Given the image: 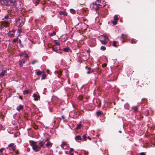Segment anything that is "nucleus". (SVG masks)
Wrapping results in <instances>:
<instances>
[{
    "mask_svg": "<svg viewBox=\"0 0 155 155\" xmlns=\"http://www.w3.org/2000/svg\"><path fill=\"white\" fill-rule=\"evenodd\" d=\"M16 153L17 154H18V150H17L16 151Z\"/></svg>",
    "mask_w": 155,
    "mask_h": 155,
    "instance_id": "nucleus-55",
    "label": "nucleus"
},
{
    "mask_svg": "<svg viewBox=\"0 0 155 155\" xmlns=\"http://www.w3.org/2000/svg\"><path fill=\"white\" fill-rule=\"evenodd\" d=\"M48 139H43L41 141L43 142L44 143H45L48 140Z\"/></svg>",
    "mask_w": 155,
    "mask_h": 155,
    "instance_id": "nucleus-41",
    "label": "nucleus"
},
{
    "mask_svg": "<svg viewBox=\"0 0 155 155\" xmlns=\"http://www.w3.org/2000/svg\"><path fill=\"white\" fill-rule=\"evenodd\" d=\"M30 145L32 147L33 150L35 152H38L40 151L41 148L36 144V142L34 141H31Z\"/></svg>",
    "mask_w": 155,
    "mask_h": 155,
    "instance_id": "nucleus-4",
    "label": "nucleus"
},
{
    "mask_svg": "<svg viewBox=\"0 0 155 155\" xmlns=\"http://www.w3.org/2000/svg\"><path fill=\"white\" fill-rule=\"evenodd\" d=\"M71 12H72V13H74L75 12V11L73 9H71Z\"/></svg>",
    "mask_w": 155,
    "mask_h": 155,
    "instance_id": "nucleus-43",
    "label": "nucleus"
},
{
    "mask_svg": "<svg viewBox=\"0 0 155 155\" xmlns=\"http://www.w3.org/2000/svg\"><path fill=\"white\" fill-rule=\"evenodd\" d=\"M131 42H132V43H136V41L135 40H134V39L132 40H131Z\"/></svg>",
    "mask_w": 155,
    "mask_h": 155,
    "instance_id": "nucleus-44",
    "label": "nucleus"
},
{
    "mask_svg": "<svg viewBox=\"0 0 155 155\" xmlns=\"http://www.w3.org/2000/svg\"><path fill=\"white\" fill-rule=\"evenodd\" d=\"M33 97L34 98V100L35 101H37L38 99L40 98V96L39 95L34 94H33Z\"/></svg>",
    "mask_w": 155,
    "mask_h": 155,
    "instance_id": "nucleus-7",
    "label": "nucleus"
},
{
    "mask_svg": "<svg viewBox=\"0 0 155 155\" xmlns=\"http://www.w3.org/2000/svg\"><path fill=\"white\" fill-rule=\"evenodd\" d=\"M15 145L13 143H11L9 145V147H12Z\"/></svg>",
    "mask_w": 155,
    "mask_h": 155,
    "instance_id": "nucleus-39",
    "label": "nucleus"
},
{
    "mask_svg": "<svg viewBox=\"0 0 155 155\" xmlns=\"http://www.w3.org/2000/svg\"><path fill=\"white\" fill-rule=\"evenodd\" d=\"M119 132L121 133V130H119Z\"/></svg>",
    "mask_w": 155,
    "mask_h": 155,
    "instance_id": "nucleus-61",
    "label": "nucleus"
},
{
    "mask_svg": "<svg viewBox=\"0 0 155 155\" xmlns=\"http://www.w3.org/2000/svg\"><path fill=\"white\" fill-rule=\"evenodd\" d=\"M44 72L43 71H39L37 72V74L38 75H40L42 74Z\"/></svg>",
    "mask_w": 155,
    "mask_h": 155,
    "instance_id": "nucleus-17",
    "label": "nucleus"
},
{
    "mask_svg": "<svg viewBox=\"0 0 155 155\" xmlns=\"http://www.w3.org/2000/svg\"><path fill=\"white\" fill-rule=\"evenodd\" d=\"M112 45L114 47H117V41H114Z\"/></svg>",
    "mask_w": 155,
    "mask_h": 155,
    "instance_id": "nucleus-25",
    "label": "nucleus"
},
{
    "mask_svg": "<svg viewBox=\"0 0 155 155\" xmlns=\"http://www.w3.org/2000/svg\"><path fill=\"white\" fill-rule=\"evenodd\" d=\"M104 64L105 66L106 65V64Z\"/></svg>",
    "mask_w": 155,
    "mask_h": 155,
    "instance_id": "nucleus-63",
    "label": "nucleus"
},
{
    "mask_svg": "<svg viewBox=\"0 0 155 155\" xmlns=\"http://www.w3.org/2000/svg\"><path fill=\"white\" fill-rule=\"evenodd\" d=\"M106 47L105 46H102L101 47V49L102 51H104L106 49Z\"/></svg>",
    "mask_w": 155,
    "mask_h": 155,
    "instance_id": "nucleus-31",
    "label": "nucleus"
},
{
    "mask_svg": "<svg viewBox=\"0 0 155 155\" xmlns=\"http://www.w3.org/2000/svg\"><path fill=\"white\" fill-rule=\"evenodd\" d=\"M16 146L14 145L12 147V149L13 151H15V150Z\"/></svg>",
    "mask_w": 155,
    "mask_h": 155,
    "instance_id": "nucleus-40",
    "label": "nucleus"
},
{
    "mask_svg": "<svg viewBox=\"0 0 155 155\" xmlns=\"http://www.w3.org/2000/svg\"><path fill=\"white\" fill-rule=\"evenodd\" d=\"M58 74V77H59V76H61L62 74L61 72H57V73Z\"/></svg>",
    "mask_w": 155,
    "mask_h": 155,
    "instance_id": "nucleus-46",
    "label": "nucleus"
},
{
    "mask_svg": "<svg viewBox=\"0 0 155 155\" xmlns=\"http://www.w3.org/2000/svg\"><path fill=\"white\" fill-rule=\"evenodd\" d=\"M81 127V124H78L77 125L76 128L77 129H80Z\"/></svg>",
    "mask_w": 155,
    "mask_h": 155,
    "instance_id": "nucleus-33",
    "label": "nucleus"
},
{
    "mask_svg": "<svg viewBox=\"0 0 155 155\" xmlns=\"http://www.w3.org/2000/svg\"><path fill=\"white\" fill-rule=\"evenodd\" d=\"M46 74H45V72H44V73L42 74L41 79L43 80L45 79L46 78Z\"/></svg>",
    "mask_w": 155,
    "mask_h": 155,
    "instance_id": "nucleus-15",
    "label": "nucleus"
},
{
    "mask_svg": "<svg viewBox=\"0 0 155 155\" xmlns=\"http://www.w3.org/2000/svg\"><path fill=\"white\" fill-rule=\"evenodd\" d=\"M25 54V52H22L21 53L19 54V55L21 57V56H22L23 55V54Z\"/></svg>",
    "mask_w": 155,
    "mask_h": 155,
    "instance_id": "nucleus-37",
    "label": "nucleus"
},
{
    "mask_svg": "<svg viewBox=\"0 0 155 155\" xmlns=\"http://www.w3.org/2000/svg\"><path fill=\"white\" fill-rule=\"evenodd\" d=\"M31 62L32 64H34L36 63H38V61L37 60L33 59L31 60Z\"/></svg>",
    "mask_w": 155,
    "mask_h": 155,
    "instance_id": "nucleus-14",
    "label": "nucleus"
},
{
    "mask_svg": "<svg viewBox=\"0 0 155 155\" xmlns=\"http://www.w3.org/2000/svg\"><path fill=\"white\" fill-rule=\"evenodd\" d=\"M121 38L123 40L127 39V35L122 34Z\"/></svg>",
    "mask_w": 155,
    "mask_h": 155,
    "instance_id": "nucleus-11",
    "label": "nucleus"
},
{
    "mask_svg": "<svg viewBox=\"0 0 155 155\" xmlns=\"http://www.w3.org/2000/svg\"><path fill=\"white\" fill-rule=\"evenodd\" d=\"M9 23L7 21H4L1 22V25L4 26L5 27L7 26Z\"/></svg>",
    "mask_w": 155,
    "mask_h": 155,
    "instance_id": "nucleus-6",
    "label": "nucleus"
},
{
    "mask_svg": "<svg viewBox=\"0 0 155 155\" xmlns=\"http://www.w3.org/2000/svg\"><path fill=\"white\" fill-rule=\"evenodd\" d=\"M6 73V70H3L2 72L0 73V76L1 77H3Z\"/></svg>",
    "mask_w": 155,
    "mask_h": 155,
    "instance_id": "nucleus-8",
    "label": "nucleus"
},
{
    "mask_svg": "<svg viewBox=\"0 0 155 155\" xmlns=\"http://www.w3.org/2000/svg\"><path fill=\"white\" fill-rule=\"evenodd\" d=\"M114 19L117 21L118 19V18L117 15H115L114 17Z\"/></svg>",
    "mask_w": 155,
    "mask_h": 155,
    "instance_id": "nucleus-28",
    "label": "nucleus"
},
{
    "mask_svg": "<svg viewBox=\"0 0 155 155\" xmlns=\"http://www.w3.org/2000/svg\"><path fill=\"white\" fill-rule=\"evenodd\" d=\"M88 68V67H87V66H86V67H85V68H87H87Z\"/></svg>",
    "mask_w": 155,
    "mask_h": 155,
    "instance_id": "nucleus-62",
    "label": "nucleus"
},
{
    "mask_svg": "<svg viewBox=\"0 0 155 155\" xmlns=\"http://www.w3.org/2000/svg\"><path fill=\"white\" fill-rule=\"evenodd\" d=\"M26 54L25 56V58H27L29 56L28 55V54Z\"/></svg>",
    "mask_w": 155,
    "mask_h": 155,
    "instance_id": "nucleus-50",
    "label": "nucleus"
},
{
    "mask_svg": "<svg viewBox=\"0 0 155 155\" xmlns=\"http://www.w3.org/2000/svg\"><path fill=\"white\" fill-rule=\"evenodd\" d=\"M75 140L78 142H79L81 141L82 139L80 135L77 136L75 138Z\"/></svg>",
    "mask_w": 155,
    "mask_h": 155,
    "instance_id": "nucleus-9",
    "label": "nucleus"
},
{
    "mask_svg": "<svg viewBox=\"0 0 155 155\" xmlns=\"http://www.w3.org/2000/svg\"><path fill=\"white\" fill-rule=\"evenodd\" d=\"M73 150H74V149L73 148H70V150L69 151V153L71 152Z\"/></svg>",
    "mask_w": 155,
    "mask_h": 155,
    "instance_id": "nucleus-48",
    "label": "nucleus"
},
{
    "mask_svg": "<svg viewBox=\"0 0 155 155\" xmlns=\"http://www.w3.org/2000/svg\"><path fill=\"white\" fill-rule=\"evenodd\" d=\"M59 14L60 15H63L64 16H66L67 15V13L64 11H61L59 12Z\"/></svg>",
    "mask_w": 155,
    "mask_h": 155,
    "instance_id": "nucleus-10",
    "label": "nucleus"
},
{
    "mask_svg": "<svg viewBox=\"0 0 155 155\" xmlns=\"http://www.w3.org/2000/svg\"><path fill=\"white\" fill-rule=\"evenodd\" d=\"M52 144V143H51L48 142L46 143L45 145L47 147L49 148V147Z\"/></svg>",
    "mask_w": 155,
    "mask_h": 155,
    "instance_id": "nucleus-21",
    "label": "nucleus"
},
{
    "mask_svg": "<svg viewBox=\"0 0 155 155\" xmlns=\"http://www.w3.org/2000/svg\"><path fill=\"white\" fill-rule=\"evenodd\" d=\"M4 18H2V20H4Z\"/></svg>",
    "mask_w": 155,
    "mask_h": 155,
    "instance_id": "nucleus-64",
    "label": "nucleus"
},
{
    "mask_svg": "<svg viewBox=\"0 0 155 155\" xmlns=\"http://www.w3.org/2000/svg\"><path fill=\"white\" fill-rule=\"evenodd\" d=\"M70 155H74V154L73 153H71L70 154Z\"/></svg>",
    "mask_w": 155,
    "mask_h": 155,
    "instance_id": "nucleus-59",
    "label": "nucleus"
},
{
    "mask_svg": "<svg viewBox=\"0 0 155 155\" xmlns=\"http://www.w3.org/2000/svg\"><path fill=\"white\" fill-rule=\"evenodd\" d=\"M18 39V37H17L15 38L13 40V43H16V42H17Z\"/></svg>",
    "mask_w": 155,
    "mask_h": 155,
    "instance_id": "nucleus-27",
    "label": "nucleus"
},
{
    "mask_svg": "<svg viewBox=\"0 0 155 155\" xmlns=\"http://www.w3.org/2000/svg\"><path fill=\"white\" fill-rule=\"evenodd\" d=\"M29 91L28 90H24L23 91V94L24 95H26L28 94Z\"/></svg>",
    "mask_w": 155,
    "mask_h": 155,
    "instance_id": "nucleus-19",
    "label": "nucleus"
},
{
    "mask_svg": "<svg viewBox=\"0 0 155 155\" xmlns=\"http://www.w3.org/2000/svg\"><path fill=\"white\" fill-rule=\"evenodd\" d=\"M4 18L5 19H7L8 18V15H6L5 17H4Z\"/></svg>",
    "mask_w": 155,
    "mask_h": 155,
    "instance_id": "nucleus-49",
    "label": "nucleus"
},
{
    "mask_svg": "<svg viewBox=\"0 0 155 155\" xmlns=\"http://www.w3.org/2000/svg\"><path fill=\"white\" fill-rule=\"evenodd\" d=\"M54 42L56 45H60V43L58 42L57 40H54Z\"/></svg>",
    "mask_w": 155,
    "mask_h": 155,
    "instance_id": "nucleus-34",
    "label": "nucleus"
},
{
    "mask_svg": "<svg viewBox=\"0 0 155 155\" xmlns=\"http://www.w3.org/2000/svg\"><path fill=\"white\" fill-rule=\"evenodd\" d=\"M66 145V143L65 142H62V144L61 145V147L63 149H64V146Z\"/></svg>",
    "mask_w": 155,
    "mask_h": 155,
    "instance_id": "nucleus-22",
    "label": "nucleus"
},
{
    "mask_svg": "<svg viewBox=\"0 0 155 155\" xmlns=\"http://www.w3.org/2000/svg\"><path fill=\"white\" fill-rule=\"evenodd\" d=\"M12 33H14L15 32V29H13L12 30Z\"/></svg>",
    "mask_w": 155,
    "mask_h": 155,
    "instance_id": "nucleus-53",
    "label": "nucleus"
},
{
    "mask_svg": "<svg viewBox=\"0 0 155 155\" xmlns=\"http://www.w3.org/2000/svg\"><path fill=\"white\" fill-rule=\"evenodd\" d=\"M23 106L22 105H20L17 108V110L18 111H20V110L23 109Z\"/></svg>",
    "mask_w": 155,
    "mask_h": 155,
    "instance_id": "nucleus-13",
    "label": "nucleus"
},
{
    "mask_svg": "<svg viewBox=\"0 0 155 155\" xmlns=\"http://www.w3.org/2000/svg\"><path fill=\"white\" fill-rule=\"evenodd\" d=\"M87 54H88V58H89V56H90L89 51L88 50H87Z\"/></svg>",
    "mask_w": 155,
    "mask_h": 155,
    "instance_id": "nucleus-45",
    "label": "nucleus"
},
{
    "mask_svg": "<svg viewBox=\"0 0 155 155\" xmlns=\"http://www.w3.org/2000/svg\"><path fill=\"white\" fill-rule=\"evenodd\" d=\"M8 36L10 37H12L14 36V34L12 33L11 31H9L8 33Z\"/></svg>",
    "mask_w": 155,
    "mask_h": 155,
    "instance_id": "nucleus-18",
    "label": "nucleus"
},
{
    "mask_svg": "<svg viewBox=\"0 0 155 155\" xmlns=\"http://www.w3.org/2000/svg\"><path fill=\"white\" fill-rule=\"evenodd\" d=\"M65 153H66V154H68V153H69V152H68V151H66Z\"/></svg>",
    "mask_w": 155,
    "mask_h": 155,
    "instance_id": "nucleus-60",
    "label": "nucleus"
},
{
    "mask_svg": "<svg viewBox=\"0 0 155 155\" xmlns=\"http://www.w3.org/2000/svg\"><path fill=\"white\" fill-rule=\"evenodd\" d=\"M30 149L29 148H27V151L28 152L30 151Z\"/></svg>",
    "mask_w": 155,
    "mask_h": 155,
    "instance_id": "nucleus-52",
    "label": "nucleus"
},
{
    "mask_svg": "<svg viewBox=\"0 0 155 155\" xmlns=\"http://www.w3.org/2000/svg\"><path fill=\"white\" fill-rule=\"evenodd\" d=\"M112 23L114 25H116L117 23V21L114 19V20L112 22Z\"/></svg>",
    "mask_w": 155,
    "mask_h": 155,
    "instance_id": "nucleus-29",
    "label": "nucleus"
},
{
    "mask_svg": "<svg viewBox=\"0 0 155 155\" xmlns=\"http://www.w3.org/2000/svg\"><path fill=\"white\" fill-rule=\"evenodd\" d=\"M83 139L84 141H85L86 140V137L85 135H83Z\"/></svg>",
    "mask_w": 155,
    "mask_h": 155,
    "instance_id": "nucleus-35",
    "label": "nucleus"
},
{
    "mask_svg": "<svg viewBox=\"0 0 155 155\" xmlns=\"http://www.w3.org/2000/svg\"><path fill=\"white\" fill-rule=\"evenodd\" d=\"M25 19L23 18H20L17 21L16 25L18 27H21L24 24Z\"/></svg>",
    "mask_w": 155,
    "mask_h": 155,
    "instance_id": "nucleus-5",
    "label": "nucleus"
},
{
    "mask_svg": "<svg viewBox=\"0 0 155 155\" xmlns=\"http://www.w3.org/2000/svg\"><path fill=\"white\" fill-rule=\"evenodd\" d=\"M91 69L90 67L88 68V71L87 72V74H89L93 72H94L93 70H92L91 71Z\"/></svg>",
    "mask_w": 155,
    "mask_h": 155,
    "instance_id": "nucleus-12",
    "label": "nucleus"
},
{
    "mask_svg": "<svg viewBox=\"0 0 155 155\" xmlns=\"http://www.w3.org/2000/svg\"><path fill=\"white\" fill-rule=\"evenodd\" d=\"M39 144L40 146H41V147H43V146H44V145L45 144V143H44L41 141H40L39 142Z\"/></svg>",
    "mask_w": 155,
    "mask_h": 155,
    "instance_id": "nucleus-24",
    "label": "nucleus"
},
{
    "mask_svg": "<svg viewBox=\"0 0 155 155\" xmlns=\"http://www.w3.org/2000/svg\"><path fill=\"white\" fill-rule=\"evenodd\" d=\"M40 1V0H37L35 2V5H37L38 4Z\"/></svg>",
    "mask_w": 155,
    "mask_h": 155,
    "instance_id": "nucleus-36",
    "label": "nucleus"
},
{
    "mask_svg": "<svg viewBox=\"0 0 155 155\" xmlns=\"http://www.w3.org/2000/svg\"><path fill=\"white\" fill-rule=\"evenodd\" d=\"M56 34V32L54 31H53V32L52 33H51L50 34V36H53L55 35Z\"/></svg>",
    "mask_w": 155,
    "mask_h": 155,
    "instance_id": "nucleus-32",
    "label": "nucleus"
},
{
    "mask_svg": "<svg viewBox=\"0 0 155 155\" xmlns=\"http://www.w3.org/2000/svg\"><path fill=\"white\" fill-rule=\"evenodd\" d=\"M102 114V113L100 111H98L96 112V114L97 116H100Z\"/></svg>",
    "mask_w": 155,
    "mask_h": 155,
    "instance_id": "nucleus-23",
    "label": "nucleus"
},
{
    "mask_svg": "<svg viewBox=\"0 0 155 155\" xmlns=\"http://www.w3.org/2000/svg\"><path fill=\"white\" fill-rule=\"evenodd\" d=\"M140 155H145V153L144 152H141L140 154Z\"/></svg>",
    "mask_w": 155,
    "mask_h": 155,
    "instance_id": "nucleus-51",
    "label": "nucleus"
},
{
    "mask_svg": "<svg viewBox=\"0 0 155 155\" xmlns=\"http://www.w3.org/2000/svg\"><path fill=\"white\" fill-rule=\"evenodd\" d=\"M107 104H105L102 107L103 109L106 110L107 109Z\"/></svg>",
    "mask_w": 155,
    "mask_h": 155,
    "instance_id": "nucleus-20",
    "label": "nucleus"
},
{
    "mask_svg": "<svg viewBox=\"0 0 155 155\" xmlns=\"http://www.w3.org/2000/svg\"><path fill=\"white\" fill-rule=\"evenodd\" d=\"M19 98H20V99H21V100L22 99V97L21 96H19Z\"/></svg>",
    "mask_w": 155,
    "mask_h": 155,
    "instance_id": "nucleus-57",
    "label": "nucleus"
},
{
    "mask_svg": "<svg viewBox=\"0 0 155 155\" xmlns=\"http://www.w3.org/2000/svg\"><path fill=\"white\" fill-rule=\"evenodd\" d=\"M22 62L21 60H19L18 61V64L21 67H22L23 64H22Z\"/></svg>",
    "mask_w": 155,
    "mask_h": 155,
    "instance_id": "nucleus-26",
    "label": "nucleus"
},
{
    "mask_svg": "<svg viewBox=\"0 0 155 155\" xmlns=\"http://www.w3.org/2000/svg\"><path fill=\"white\" fill-rule=\"evenodd\" d=\"M5 148H2L0 150V152L1 153H2L3 150H5Z\"/></svg>",
    "mask_w": 155,
    "mask_h": 155,
    "instance_id": "nucleus-42",
    "label": "nucleus"
},
{
    "mask_svg": "<svg viewBox=\"0 0 155 155\" xmlns=\"http://www.w3.org/2000/svg\"><path fill=\"white\" fill-rule=\"evenodd\" d=\"M0 5L3 6H17V1L16 0H0Z\"/></svg>",
    "mask_w": 155,
    "mask_h": 155,
    "instance_id": "nucleus-1",
    "label": "nucleus"
},
{
    "mask_svg": "<svg viewBox=\"0 0 155 155\" xmlns=\"http://www.w3.org/2000/svg\"><path fill=\"white\" fill-rule=\"evenodd\" d=\"M61 117L63 119H64V116H62Z\"/></svg>",
    "mask_w": 155,
    "mask_h": 155,
    "instance_id": "nucleus-58",
    "label": "nucleus"
},
{
    "mask_svg": "<svg viewBox=\"0 0 155 155\" xmlns=\"http://www.w3.org/2000/svg\"><path fill=\"white\" fill-rule=\"evenodd\" d=\"M99 39L104 45L106 44L109 41V39L107 36L104 35H102L99 37Z\"/></svg>",
    "mask_w": 155,
    "mask_h": 155,
    "instance_id": "nucleus-3",
    "label": "nucleus"
},
{
    "mask_svg": "<svg viewBox=\"0 0 155 155\" xmlns=\"http://www.w3.org/2000/svg\"><path fill=\"white\" fill-rule=\"evenodd\" d=\"M50 72V71L49 70H47V72L48 73H49V72Z\"/></svg>",
    "mask_w": 155,
    "mask_h": 155,
    "instance_id": "nucleus-56",
    "label": "nucleus"
},
{
    "mask_svg": "<svg viewBox=\"0 0 155 155\" xmlns=\"http://www.w3.org/2000/svg\"><path fill=\"white\" fill-rule=\"evenodd\" d=\"M70 49V48L69 47H67L64 48L63 50L65 52H68Z\"/></svg>",
    "mask_w": 155,
    "mask_h": 155,
    "instance_id": "nucleus-16",
    "label": "nucleus"
},
{
    "mask_svg": "<svg viewBox=\"0 0 155 155\" xmlns=\"http://www.w3.org/2000/svg\"><path fill=\"white\" fill-rule=\"evenodd\" d=\"M18 42H19V43L20 44H21V40H20V39H19V40H18Z\"/></svg>",
    "mask_w": 155,
    "mask_h": 155,
    "instance_id": "nucleus-54",
    "label": "nucleus"
},
{
    "mask_svg": "<svg viewBox=\"0 0 155 155\" xmlns=\"http://www.w3.org/2000/svg\"><path fill=\"white\" fill-rule=\"evenodd\" d=\"M22 61L23 63H25L27 61V60L25 59H23Z\"/></svg>",
    "mask_w": 155,
    "mask_h": 155,
    "instance_id": "nucleus-38",
    "label": "nucleus"
},
{
    "mask_svg": "<svg viewBox=\"0 0 155 155\" xmlns=\"http://www.w3.org/2000/svg\"><path fill=\"white\" fill-rule=\"evenodd\" d=\"M134 111V112H137V108L136 107H134L133 108Z\"/></svg>",
    "mask_w": 155,
    "mask_h": 155,
    "instance_id": "nucleus-30",
    "label": "nucleus"
},
{
    "mask_svg": "<svg viewBox=\"0 0 155 155\" xmlns=\"http://www.w3.org/2000/svg\"><path fill=\"white\" fill-rule=\"evenodd\" d=\"M52 50L54 51H57L58 50L57 49H55L54 47H53L52 48Z\"/></svg>",
    "mask_w": 155,
    "mask_h": 155,
    "instance_id": "nucleus-47",
    "label": "nucleus"
},
{
    "mask_svg": "<svg viewBox=\"0 0 155 155\" xmlns=\"http://www.w3.org/2000/svg\"><path fill=\"white\" fill-rule=\"evenodd\" d=\"M91 8L96 10L99 8H102L104 7L102 3L101 2V0H97L95 3H93V4L91 5Z\"/></svg>",
    "mask_w": 155,
    "mask_h": 155,
    "instance_id": "nucleus-2",
    "label": "nucleus"
}]
</instances>
